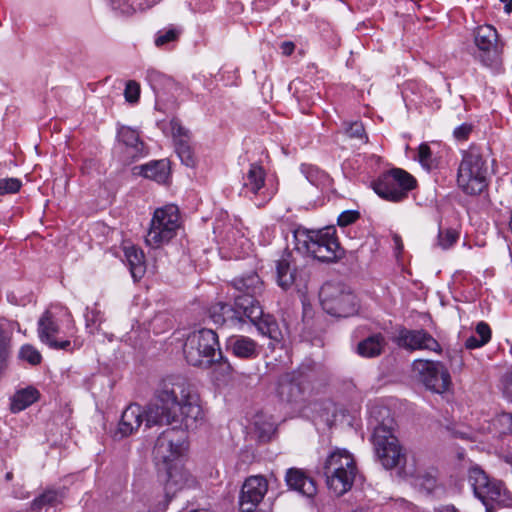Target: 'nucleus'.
<instances>
[{
  "label": "nucleus",
  "mask_w": 512,
  "mask_h": 512,
  "mask_svg": "<svg viewBox=\"0 0 512 512\" xmlns=\"http://www.w3.org/2000/svg\"><path fill=\"white\" fill-rule=\"evenodd\" d=\"M202 417L198 397L187 380L181 376H168L158 384L152 399L145 406L133 403L125 408L114 438H126L137 432L142 424L146 428L181 424L188 429Z\"/></svg>",
  "instance_id": "1"
},
{
  "label": "nucleus",
  "mask_w": 512,
  "mask_h": 512,
  "mask_svg": "<svg viewBox=\"0 0 512 512\" xmlns=\"http://www.w3.org/2000/svg\"><path fill=\"white\" fill-rule=\"evenodd\" d=\"M356 472L355 460L345 449L331 452L323 464L327 487L336 496H342L352 488Z\"/></svg>",
  "instance_id": "2"
},
{
  "label": "nucleus",
  "mask_w": 512,
  "mask_h": 512,
  "mask_svg": "<svg viewBox=\"0 0 512 512\" xmlns=\"http://www.w3.org/2000/svg\"><path fill=\"white\" fill-rule=\"evenodd\" d=\"M293 237L297 252H306L322 262H330L338 258L340 247L335 231L331 228L319 231L297 229Z\"/></svg>",
  "instance_id": "3"
},
{
  "label": "nucleus",
  "mask_w": 512,
  "mask_h": 512,
  "mask_svg": "<svg viewBox=\"0 0 512 512\" xmlns=\"http://www.w3.org/2000/svg\"><path fill=\"white\" fill-rule=\"evenodd\" d=\"M186 361L192 366L208 368L222 358L217 334L211 329L191 332L183 347Z\"/></svg>",
  "instance_id": "4"
},
{
  "label": "nucleus",
  "mask_w": 512,
  "mask_h": 512,
  "mask_svg": "<svg viewBox=\"0 0 512 512\" xmlns=\"http://www.w3.org/2000/svg\"><path fill=\"white\" fill-rule=\"evenodd\" d=\"M488 165L478 149L463 152L457 171V184L468 195L482 193L488 186Z\"/></svg>",
  "instance_id": "5"
},
{
  "label": "nucleus",
  "mask_w": 512,
  "mask_h": 512,
  "mask_svg": "<svg viewBox=\"0 0 512 512\" xmlns=\"http://www.w3.org/2000/svg\"><path fill=\"white\" fill-rule=\"evenodd\" d=\"M181 227V217L176 205L170 204L154 211L145 243L153 249L168 244Z\"/></svg>",
  "instance_id": "6"
},
{
  "label": "nucleus",
  "mask_w": 512,
  "mask_h": 512,
  "mask_svg": "<svg viewBox=\"0 0 512 512\" xmlns=\"http://www.w3.org/2000/svg\"><path fill=\"white\" fill-rule=\"evenodd\" d=\"M377 460L385 469L402 468L406 462V454L403 451L392 428L381 423L374 428L372 436Z\"/></svg>",
  "instance_id": "7"
},
{
  "label": "nucleus",
  "mask_w": 512,
  "mask_h": 512,
  "mask_svg": "<svg viewBox=\"0 0 512 512\" xmlns=\"http://www.w3.org/2000/svg\"><path fill=\"white\" fill-rule=\"evenodd\" d=\"M320 301L324 311L335 317H350L358 311L356 295L342 283H325L320 290Z\"/></svg>",
  "instance_id": "8"
},
{
  "label": "nucleus",
  "mask_w": 512,
  "mask_h": 512,
  "mask_svg": "<svg viewBox=\"0 0 512 512\" xmlns=\"http://www.w3.org/2000/svg\"><path fill=\"white\" fill-rule=\"evenodd\" d=\"M188 449V434L183 428H168L157 438L153 454L160 467L180 462Z\"/></svg>",
  "instance_id": "9"
},
{
  "label": "nucleus",
  "mask_w": 512,
  "mask_h": 512,
  "mask_svg": "<svg viewBox=\"0 0 512 512\" xmlns=\"http://www.w3.org/2000/svg\"><path fill=\"white\" fill-rule=\"evenodd\" d=\"M416 179L401 168L382 173L373 183L375 193L384 200L400 202L415 188Z\"/></svg>",
  "instance_id": "10"
},
{
  "label": "nucleus",
  "mask_w": 512,
  "mask_h": 512,
  "mask_svg": "<svg viewBox=\"0 0 512 512\" xmlns=\"http://www.w3.org/2000/svg\"><path fill=\"white\" fill-rule=\"evenodd\" d=\"M477 48L475 58L488 68L497 69L502 62L503 45L497 30L492 25L478 26L473 33Z\"/></svg>",
  "instance_id": "11"
},
{
  "label": "nucleus",
  "mask_w": 512,
  "mask_h": 512,
  "mask_svg": "<svg viewBox=\"0 0 512 512\" xmlns=\"http://www.w3.org/2000/svg\"><path fill=\"white\" fill-rule=\"evenodd\" d=\"M412 366L420 381L430 391L442 394L449 389L451 377L441 362L417 359Z\"/></svg>",
  "instance_id": "12"
},
{
  "label": "nucleus",
  "mask_w": 512,
  "mask_h": 512,
  "mask_svg": "<svg viewBox=\"0 0 512 512\" xmlns=\"http://www.w3.org/2000/svg\"><path fill=\"white\" fill-rule=\"evenodd\" d=\"M469 482L475 496L488 506L489 501H498L501 498L503 483L490 479L480 467H471L468 474Z\"/></svg>",
  "instance_id": "13"
},
{
  "label": "nucleus",
  "mask_w": 512,
  "mask_h": 512,
  "mask_svg": "<svg viewBox=\"0 0 512 512\" xmlns=\"http://www.w3.org/2000/svg\"><path fill=\"white\" fill-rule=\"evenodd\" d=\"M304 379L299 372L283 374L278 380L279 399L291 407H301L304 402Z\"/></svg>",
  "instance_id": "14"
},
{
  "label": "nucleus",
  "mask_w": 512,
  "mask_h": 512,
  "mask_svg": "<svg viewBox=\"0 0 512 512\" xmlns=\"http://www.w3.org/2000/svg\"><path fill=\"white\" fill-rule=\"evenodd\" d=\"M398 346L407 350H429L440 353L439 342L426 330L401 329L395 339Z\"/></svg>",
  "instance_id": "15"
},
{
  "label": "nucleus",
  "mask_w": 512,
  "mask_h": 512,
  "mask_svg": "<svg viewBox=\"0 0 512 512\" xmlns=\"http://www.w3.org/2000/svg\"><path fill=\"white\" fill-rule=\"evenodd\" d=\"M268 483L263 476H250L242 485L239 507L242 512H253L264 498Z\"/></svg>",
  "instance_id": "16"
},
{
  "label": "nucleus",
  "mask_w": 512,
  "mask_h": 512,
  "mask_svg": "<svg viewBox=\"0 0 512 512\" xmlns=\"http://www.w3.org/2000/svg\"><path fill=\"white\" fill-rule=\"evenodd\" d=\"M37 332L40 341L52 349L68 350L71 346L69 340H57L56 336L60 332V327L51 310H46L39 318Z\"/></svg>",
  "instance_id": "17"
},
{
  "label": "nucleus",
  "mask_w": 512,
  "mask_h": 512,
  "mask_svg": "<svg viewBox=\"0 0 512 512\" xmlns=\"http://www.w3.org/2000/svg\"><path fill=\"white\" fill-rule=\"evenodd\" d=\"M265 178L266 173L261 165L257 163L250 164L248 171L242 177L241 194L245 197L257 195L266 197Z\"/></svg>",
  "instance_id": "18"
},
{
  "label": "nucleus",
  "mask_w": 512,
  "mask_h": 512,
  "mask_svg": "<svg viewBox=\"0 0 512 512\" xmlns=\"http://www.w3.org/2000/svg\"><path fill=\"white\" fill-rule=\"evenodd\" d=\"M276 275L278 285L284 290L297 283L300 275L296 265V258L292 252L283 253L280 259L277 260Z\"/></svg>",
  "instance_id": "19"
},
{
  "label": "nucleus",
  "mask_w": 512,
  "mask_h": 512,
  "mask_svg": "<svg viewBox=\"0 0 512 512\" xmlns=\"http://www.w3.org/2000/svg\"><path fill=\"white\" fill-rule=\"evenodd\" d=\"M159 469L164 470L166 473L165 490L167 495L175 494L177 491L190 486V475L180 465V462H175L172 465L163 466Z\"/></svg>",
  "instance_id": "20"
},
{
  "label": "nucleus",
  "mask_w": 512,
  "mask_h": 512,
  "mask_svg": "<svg viewBox=\"0 0 512 512\" xmlns=\"http://www.w3.org/2000/svg\"><path fill=\"white\" fill-rule=\"evenodd\" d=\"M285 481L288 487L306 497H313L317 492L315 481L298 468H290L286 472Z\"/></svg>",
  "instance_id": "21"
},
{
  "label": "nucleus",
  "mask_w": 512,
  "mask_h": 512,
  "mask_svg": "<svg viewBox=\"0 0 512 512\" xmlns=\"http://www.w3.org/2000/svg\"><path fill=\"white\" fill-rule=\"evenodd\" d=\"M227 349L232 354L241 359H254L259 353L258 344L251 338L243 335L232 336L227 340Z\"/></svg>",
  "instance_id": "22"
},
{
  "label": "nucleus",
  "mask_w": 512,
  "mask_h": 512,
  "mask_svg": "<svg viewBox=\"0 0 512 512\" xmlns=\"http://www.w3.org/2000/svg\"><path fill=\"white\" fill-rule=\"evenodd\" d=\"M256 298L257 296L242 293L235 296L234 307L240 312L241 324L244 323L245 318L256 322L262 317L263 310Z\"/></svg>",
  "instance_id": "23"
},
{
  "label": "nucleus",
  "mask_w": 512,
  "mask_h": 512,
  "mask_svg": "<svg viewBox=\"0 0 512 512\" xmlns=\"http://www.w3.org/2000/svg\"><path fill=\"white\" fill-rule=\"evenodd\" d=\"M209 317L217 325L236 327L241 325L240 312L234 306L218 302L209 308Z\"/></svg>",
  "instance_id": "24"
},
{
  "label": "nucleus",
  "mask_w": 512,
  "mask_h": 512,
  "mask_svg": "<svg viewBox=\"0 0 512 512\" xmlns=\"http://www.w3.org/2000/svg\"><path fill=\"white\" fill-rule=\"evenodd\" d=\"M118 139L125 145L127 158L135 160L144 155V143L140 141L139 133L136 130L123 126L118 130Z\"/></svg>",
  "instance_id": "25"
},
{
  "label": "nucleus",
  "mask_w": 512,
  "mask_h": 512,
  "mask_svg": "<svg viewBox=\"0 0 512 512\" xmlns=\"http://www.w3.org/2000/svg\"><path fill=\"white\" fill-rule=\"evenodd\" d=\"M387 345L385 337L381 333L373 334L357 345V352L365 358H375L380 356Z\"/></svg>",
  "instance_id": "26"
},
{
  "label": "nucleus",
  "mask_w": 512,
  "mask_h": 512,
  "mask_svg": "<svg viewBox=\"0 0 512 512\" xmlns=\"http://www.w3.org/2000/svg\"><path fill=\"white\" fill-rule=\"evenodd\" d=\"M124 255L132 277L135 280L142 278L146 270L145 256L143 251L134 245L125 246Z\"/></svg>",
  "instance_id": "27"
},
{
  "label": "nucleus",
  "mask_w": 512,
  "mask_h": 512,
  "mask_svg": "<svg viewBox=\"0 0 512 512\" xmlns=\"http://www.w3.org/2000/svg\"><path fill=\"white\" fill-rule=\"evenodd\" d=\"M141 173L145 178L154 180L157 183H166L170 176L169 161L162 159L150 162L141 166Z\"/></svg>",
  "instance_id": "28"
},
{
  "label": "nucleus",
  "mask_w": 512,
  "mask_h": 512,
  "mask_svg": "<svg viewBox=\"0 0 512 512\" xmlns=\"http://www.w3.org/2000/svg\"><path fill=\"white\" fill-rule=\"evenodd\" d=\"M232 285L236 290L242 294H249L252 296H259L263 291V282L260 277L252 272L247 276L235 278Z\"/></svg>",
  "instance_id": "29"
},
{
  "label": "nucleus",
  "mask_w": 512,
  "mask_h": 512,
  "mask_svg": "<svg viewBox=\"0 0 512 512\" xmlns=\"http://www.w3.org/2000/svg\"><path fill=\"white\" fill-rule=\"evenodd\" d=\"M486 429L494 437L512 434V414L503 412L496 415L489 421Z\"/></svg>",
  "instance_id": "30"
},
{
  "label": "nucleus",
  "mask_w": 512,
  "mask_h": 512,
  "mask_svg": "<svg viewBox=\"0 0 512 512\" xmlns=\"http://www.w3.org/2000/svg\"><path fill=\"white\" fill-rule=\"evenodd\" d=\"M38 397L39 392L33 387L19 390L12 398L11 411L17 413L26 409L28 406L37 401Z\"/></svg>",
  "instance_id": "31"
},
{
  "label": "nucleus",
  "mask_w": 512,
  "mask_h": 512,
  "mask_svg": "<svg viewBox=\"0 0 512 512\" xmlns=\"http://www.w3.org/2000/svg\"><path fill=\"white\" fill-rule=\"evenodd\" d=\"M63 495L54 489L45 490L36 497L31 503V509L34 512H40L44 507H53L61 502Z\"/></svg>",
  "instance_id": "32"
},
{
  "label": "nucleus",
  "mask_w": 512,
  "mask_h": 512,
  "mask_svg": "<svg viewBox=\"0 0 512 512\" xmlns=\"http://www.w3.org/2000/svg\"><path fill=\"white\" fill-rule=\"evenodd\" d=\"M254 426L261 440H269L276 431L275 421L271 416L258 414L254 420Z\"/></svg>",
  "instance_id": "33"
},
{
  "label": "nucleus",
  "mask_w": 512,
  "mask_h": 512,
  "mask_svg": "<svg viewBox=\"0 0 512 512\" xmlns=\"http://www.w3.org/2000/svg\"><path fill=\"white\" fill-rule=\"evenodd\" d=\"M253 323L258 326L259 331L263 335H267L271 339L278 340L280 331L278 329L277 323L271 317L264 316L262 314V317Z\"/></svg>",
  "instance_id": "34"
},
{
  "label": "nucleus",
  "mask_w": 512,
  "mask_h": 512,
  "mask_svg": "<svg viewBox=\"0 0 512 512\" xmlns=\"http://www.w3.org/2000/svg\"><path fill=\"white\" fill-rule=\"evenodd\" d=\"M180 33L181 31L175 27L160 30L155 36L154 43L159 48L164 47L171 42L177 41Z\"/></svg>",
  "instance_id": "35"
},
{
  "label": "nucleus",
  "mask_w": 512,
  "mask_h": 512,
  "mask_svg": "<svg viewBox=\"0 0 512 512\" xmlns=\"http://www.w3.org/2000/svg\"><path fill=\"white\" fill-rule=\"evenodd\" d=\"M188 142L189 141H185V139H180L178 142L175 143V146L176 152L182 163L188 167H191L194 165L195 161L192 149L189 146Z\"/></svg>",
  "instance_id": "36"
},
{
  "label": "nucleus",
  "mask_w": 512,
  "mask_h": 512,
  "mask_svg": "<svg viewBox=\"0 0 512 512\" xmlns=\"http://www.w3.org/2000/svg\"><path fill=\"white\" fill-rule=\"evenodd\" d=\"M19 357L31 365H38L42 361L40 352L30 344H26L21 347Z\"/></svg>",
  "instance_id": "37"
},
{
  "label": "nucleus",
  "mask_w": 512,
  "mask_h": 512,
  "mask_svg": "<svg viewBox=\"0 0 512 512\" xmlns=\"http://www.w3.org/2000/svg\"><path fill=\"white\" fill-rule=\"evenodd\" d=\"M414 486L420 491L430 494L436 488V479L428 474L419 475L414 479Z\"/></svg>",
  "instance_id": "38"
},
{
  "label": "nucleus",
  "mask_w": 512,
  "mask_h": 512,
  "mask_svg": "<svg viewBox=\"0 0 512 512\" xmlns=\"http://www.w3.org/2000/svg\"><path fill=\"white\" fill-rule=\"evenodd\" d=\"M302 172L307 180L315 186L320 185L326 179V174L323 171L311 165H303Z\"/></svg>",
  "instance_id": "39"
},
{
  "label": "nucleus",
  "mask_w": 512,
  "mask_h": 512,
  "mask_svg": "<svg viewBox=\"0 0 512 512\" xmlns=\"http://www.w3.org/2000/svg\"><path fill=\"white\" fill-rule=\"evenodd\" d=\"M458 239V233L452 229L440 230L438 233V245L446 250L452 247Z\"/></svg>",
  "instance_id": "40"
},
{
  "label": "nucleus",
  "mask_w": 512,
  "mask_h": 512,
  "mask_svg": "<svg viewBox=\"0 0 512 512\" xmlns=\"http://www.w3.org/2000/svg\"><path fill=\"white\" fill-rule=\"evenodd\" d=\"M170 128L175 143L178 142L180 139H185V141H189L190 132L189 130L182 126L178 119H172L170 121Z\"/></svg>",
  "instance_id": "41"
},
{
  "label": "nucleus",
  "mask_w": 512,
  "mask_h": 512,
  "mask_svg": "<svg viewBox=\"0 0 512 512\" xmlns=\"http://www.w3.org/2000/svg\"><path fill=\"white\" fill-rule=\"evenodd\" d=\"M124 96L129 103L138 102L140 97V85L134 80L128 81L124 90Z\"/></svg>",
  "instance_id": "42"
},
{
  "label": "nucleus",
  "mask_w": 512,
  "mask_h": 512,
  "mask_svg": "<svg viewBox=\"0 0 512 512\" xmlns=\"http://www.w3.org/2000/svg\"><path fill=\"white\" fill-rule=\"evenodd\" d=\"M21 187L17 178L0 179V195L16 193Z\"/></svg>",
  "instance_id": "43"
},
{
  "label": "nucleus",
  "mask_w": 512,
  "mask_h": 512,
  "mask_svg": "<svg viewBox=\"0 0 512 512\" xmlns=\"http://www.w3.org/2000/svg\"><path fill=\"white\" fill-rule=\"evenodd\" d=\"M418 160L427 169L432 166V153L430 147L423 143L418 148Z\"/></svg>",
  "instance_id": "44"
},
{
  "label": "nucleus",
  "mask_w": 512,
  "mask_h": 512,
  "mask_svg": "<svg viewBox=\"0 0 512 512\" xmlns=\"http://www.w3.org/2000/svg\"><path fill=\"white\" fill-rule=\"evenodd\" d=\"M346 134L351 138H357L360 140L367 139L363 124L357 121L348 125L346 128Z\"/></svg>",
  "instance_id": "45"
},
{
  "label": "nucleus",
  "mask_w": 512,
  "mask_h": 512,
  "mask_svg": "<svg viewBox=\"0 0 512 512\" xmlns=\"http://www.w3.org/2000/svg\"><path fill=\"white\" fill-rule=\"evenodd\" d=\"M360 217V214L358 211L355 210H347L342 212L337 220V223L341 227L348 226L352 223H354L358 218Z\"/></svg>",
  "instance_id": "46"
},
{
  "label": "nucleus",
  "mask_w": 512,
  "mask_h": 512,
  "mask_svg": "<svg viewBox=\"0 0 512 512\" xmlns=\"http://www.w3.org/2000/svg\"><path fill=\"white\" fill-rule=\"evenodd\" d=\"M476 335L480 339V344H487L491 339V329L485 322H479L476 326Z\"/></svg>",
  "instance_id": "47"
},
{
  "label": "nucleus",
  "mask_w": 512,
  "mask_h": 512,
  "mask_svg": "<svg viewBox=\"0 0 512 512\" xmlns=\"http://www.w3.org/2000/svg\"><path fill=\"white\" fill-rule=\"evenodd\" d=\"M130 2L129 7L132 11H143L148 8H151L155 4H157L160 0H127Z\"/></svg>",
  "instance_id": "48"
},
{
  "label": "nucleus",
  "mask_w": 512,
  "mask_h": 512,
  "mask_svg": "<svg viewBox=\"0 0 512 512\" xmlns=\"http://www.w3.org/2000/svg\"><path fill=\"white\" fill-rule=\"evenodd\" d=\"M472 129L473 127L471 124L463 123L454 129L453 135L459 141L467 140Z\"/></svg>",
  "instance_id": "49"
},
{
  "label": "nucleus",
  "mask_w": 512,
  "mask_h": 512,
  "mask_svg": "<svg viewBox=\"0 0 512 512\" xmlns=\"http://www.w3.org/2000/svg\"><path fill=\"white\" fill-rule=\"evenodd\" d=\"M449 361H450V367L454 372L462 371V369L464 367V360L459 352H454L453 354H451L449 356Z\"/></svg>",
  "instance_id": "50"
},
{
  "label": "nucleus",
  "mask_w": 512,
  "mask_h": 512,
  "mask_svg": "<svg viewBox=\"0 0 512 512\" xmlns=\"http://www.w3.org/2000/svg\"><path fill=\"white\" fill-rule=\"evenodd\" d=\"M484 346V344H480V339L477 335H471L465 341V347L467 349H475Z\"/></svg>",
  "instance_id": "51"
},
{
  "label": "nucleus",
  "mask_w": 512,
  "mask_h": 512,
  "mask_svg": "<svg viewBox=\"0 0 512 512\" xmlns=\"http://www.w3.org/2000/svg\"><path fill=\"white\" fill-rule=\"evenodd\" d=\"M110 2L113 9H120L123 12H128L129 10H131V8L129 7L130 2H128L127 0H110Z\"/></svg>",
  "instance_id": "52"
},
{
  "label": "nucleus",
  "mask_w": 512,
  "mask_h": 512,
  "mask_svg": "<svg viewBox=\"0 0 512 512\" xmlns=\"http://www.w3.org/2000/svg\"><path fill=\"white\" fill-rule=\"evenodd\" d=\"M281 53L290 56L295 50V44L291 41H285L280 45Z\"/></svg>",
  "instance_id": "53"
},
{
  "label": "nucleus",
  "mask_w": 512,
  "mask_h": 512,
  "mask_svg": "<svg viewBox=\"0 0 512 512\" xmlns=\"http://www.w3.org/2000/svg\"><path fill=\"white\" fill-rule=\"evenodd\" d=\"M98 315L99 313L95 310H92L90 314H86V325L88 328L98 321Z\"/></svg>",
  "instance_id": "54"
},
{
  "label": "nucleus",
  "mask_w": 512,
  "mask_h": 512,
  "mask_svg": "<svg viewBox=\"0 0 512 512\" xmlns=\"http://www.w3.org/2000/svg\"><path fill=\"white\" fill-rule=\"evenodd\" d=\"M393 242L395 244L396 251L398 253H400L403 250V243H402L401 237L399 235H394Z\"/></svg>",
  "instance_id": "55"
},
{
  "label": "nucleus",
  "mask_w": 512,
  "mask_h": 512,
  "mask_svg": "<svg viewBox=\"0 0 512 512\" xmlns=\"http://www.w3.org/2000/svg\"><path fill=\"white\" fill-rule=\"evenodd\" d=\"M438 512H458V510L452 505H447V506L441 507L438 510Z\"/></svg>",
  "instance_id": "56"
},
{
  "label": "nucleus",
  "mask_w": 512,
  "mask_h": 512,
  "mask_svg": "<svg viewBox=\"0 0 512 512\" xmlns=\"http://www.w3.org/2000/svg\"><path fill=\"white\" fill-rule=\"evenodd\" d=\"M148 77H149V80L151 82H153L154 80H156L157 78H160L161 77V74L156 72V71H150L149 74H148Z\"/></svg>",
  "instance_id": "57"
},
{
  "label": "nucleus",
  "mask_w": 512,
  "mask_h": 512,
  "mask_svg": "<svg viewBox=\"0 0 512 512\" xmlns=\"http://www.w3.org/2000/svg\"><path fill=\"white\" fill-rule=\"evenodd\" d=\"M504 461L512 467V454L504 456Z\"/></svg>",
  "instance_id": "58"
},
{
  "label": "nucleus",
  "mask_w": 512,
  "mask_h": 512,
  "mask_svg": "<svg viewBox=\"0 0 512 512\" xmlns=\"http://www.w3.org/2000/svg\"><path fill=\"white\" fill-rule=\"evenodd\" d=\"M505 10L509 13L512 12V0L505 5Z\"/></svg>",
  "instance_id": "59"
},
{
  "label": "nucleus",
  "mask_w": 512,
  "mask_h": 512,
  "mask_svg": "<svg viewBox=\"0 0 512 512\" xmlns=\"http://www.w3.org/2000/svg\"><path fill=\"white\" fill-rule=\"evenodd\" d=\"M13 478V474L12 472H7L6 475H5V479L7 481H10L11 479Z\"/></svg>",
  "instance_id": "60"
}]
</instances>
